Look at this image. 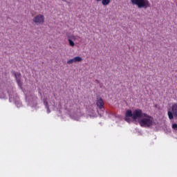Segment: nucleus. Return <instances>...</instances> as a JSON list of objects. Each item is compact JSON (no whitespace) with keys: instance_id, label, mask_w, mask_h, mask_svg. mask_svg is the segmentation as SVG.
<instances>
[{"instance_id":"nucleus-1","label":"nucleus","mask_w":177,"mask_h":177,"mask_svg":"<svg viewBox=\"0 0 177 177\" xmlns=\"http://www.w3.org/2000/svg\"><path fill=\"white\" fill-rule=\"evenodd\" d=\"M141 119V120H140ZM139 124L142 127L149 128L153 124V118L149 115L147 113H143L142 111V115L139 118Z\"/></svg>"},{"instance_id":"nucleus-2","label":"nucleus","mask_w":177,"mask_h":177,"mask_svg":"<svg viewBox=\"0 0 177 177\" xmlns=\"http://www.w3.org/2000/svg\"><path fill=\"white\" fill-rule=\"evenodd\" d=\"M142 116V110L140 109H136L133 113L131 110L129 109L126 112L125 118L124 120L127 122L128 123H130L131 119L129 118H131L133 120H139V118H141Z\"/></svg>"},{"instance_id":"nucleus-3","label":"nucleus","mask_w":177,"mask_h":177,"mask_svg":"<svg viewBox=\"0 0 177 177\" xmlns=\"http://www.w3.org/2000/svg\"><path fill=\"white\" fill-rule=\"evenodd\" d=\"M133 5H136L138 8L147 9L151 7L149 0H131Z\"/></svg>"},{"instance_id":"nucleus-4","label":"nucleus","mask_w":177,"mask_h":177,"mask_svg":"<svg viewBox=\"0 0 177 177\" xmlns=\"http://www.w3.org/2000/svg\"><path fill=\"white\" fill-rule=\"evenodd\" d=\"M168 116L170 120H173L174 118L177 120V103L173 104L171 111H168Z\"/></svg>"},{"instance_id":"nucleus-5","label":"nucleus","mask_w":177,"mask_h":177,"mask_svg":"<svg viewBox=\"0 0 177 177\" xmlns=\"http://www.w3.org/2000/svg\"><path fill=\"white\" fill-rule=\"evenodd\" d=\"M32 21L37 26L42 24L44 22V16L43 15H37L33 18Z\"/></svg>"},{"instance_id":"nucleus-6","label":"nucleus","mask_w":177,"mask_h":177,"mask_svg":"<svg viewBox=\"0 0 177 177\" xmlns=\"http://www.w3.org/2000/svg\"><path fill=\"white\" fill-rule=\"evenodd\" d=\"M14 74L19 86L21 88L22 83L21 82V73L18 72H15Z\"/></svg>"},{"instance_id":"nucleus-7","label":"nucleus","mask_w":177,"mask_h":177,"mask_svg":"<svg viewBox=\"0 0 177 177\" xmlns=\"http://www.w3.org/2000/svg\"><path fill=\"white\" fill-rule=\"evenodd\" d=\"M96 105L100 109H104V103L101 97H97L96 101Z\"/></svg>"},{"instance_id":"nucleus-8","label":"nucleus","mask_w":177,"mask_h":177,"mask_svg":"<svg viewBox=\"0 0 177 177\" xmlns=\"http://www.w3.org/2000/svg\"><path fill=\"white\" fill-rule=\"evenodd\" d=\"M74 60L75 63H80V62L82 61V58L81 57H75Z\"/></svg>"},{"instance_id":"nucleus-9","label":"nucleus","mask_w":177,"mask_h":177,"mask_svg":"<svg viewBox=\"0 0 177 177\" xmlns=\"http://www.w3.org/2000/svg\"><path fill=\"white\" fill-rule=\"evenodd\" d=\"M111 3V0H102V3L104 6H107Z\"/></svg>"},{"instance_id":"nucleus-10","label":"nucleus","mask_w":177,"mask_h":177,"mask_svg":"<svg viewBox=\"0 0 177 177\" xmlns=\"http://www.w3.org/2000/svg\"><path fill=\"white\" fill-rule=\"evenodd\" d=\"M73 63H76L75 61V58L71 59L68 60L67 64H73Z\"/></svg>"},{"instance_id":"nucleus-11","label":"nucleus","mask_w":177,"mask_h":177,"mask_svg":"<svg viewBox=\"0 0 177 177\" xmlns=\"http://www.w3.org/2000/svg\"><path fill=\"white\" fill-rule=\"evenodd\" d=\"M68 42L71 46H75V43L71 39H69Z\"/></svg>"},{"instance_id":"nucleus-12","label":"nucleus","mask_w":177,"mask_h":177,"mask_svg":"<svg viewBox=\"0 0 177 177\" xmlns=\"http://www.w3.org/2000/svg\"><path fill=\"white\" fill-rule=\"evenodd\" d=\"M44 106H46V109H48L49 106H48V102L46 100H44Z\"/></svg>"},{"instance_id":"nucleus-13","label":"nucleus","mask_w":177,"mask_h":177,"mask_svg":"<svg viewBox=\"0 0 177 177\" xmlns=\"http://www.w3.org/2000/svg\"><path fill=\"white\" fill-rule=\"evenodd\" d=\"M172 128L174 129V130H177V124H174L172 125Z\"/></svg>"},{"instance_id":"nucleus-14","label":"nucleus","mask_w":177,"mask_h":177,"mask_svg":"<svg viewBox=\"0 0 177 177\" xmlns=\"http://www.w3.org/2000/svg\"><path fill=\"white\" fill-rule=\"evenodd\" d=\"M47 111H48V113H50V110L49 109V106H48V109H47Z\"/></svg>"},{"instance_id":"nucleus-15","label":"nucleus","mask_w":177,"mask_h":177,"mask_svg":"<svg viewBox=\"0 0 177 177\" xmlns=\"http://www.w3.org/2000/svg\"><path fill=\"white\" fill-rule=\"evenodd\" d=\"M97 2L102 1V0H95Z\"/></svg>"}]
</instances>
